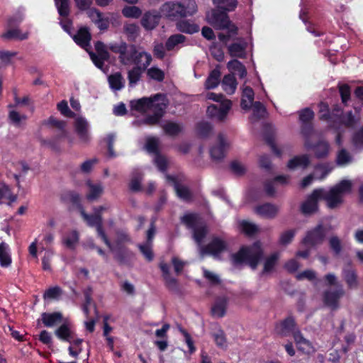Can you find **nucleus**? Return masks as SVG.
I'll list each match as a JSON object with an SVG mask.
<instances>
[{
    "mask_svg": "<svg viewBox=\"0 0 363 363\" xmlns=\"http://www.w3.org/2000/svg\"><path fill=\"white\" fill-rule=\"evenodd\" d=\"M88 188V192L86 195V199L89 201H94L99 199L104 192V186L101 182H93L91 180L86 182Z\"/></svg>",
    "mask_w": 363,
    "mask_h": 363,
    "instance_id": "nucleus-19",
    "label": "nucleus"
},
{
    "mask_svg": "<svg viewBox=\"0 0 363 363\" xmlns=\"http://www.w3.org/2000/svg\"><path fill=\"white\" fill-rule=\"evenodd\" d=\"M325 238V231L321 225H318L313 230L308 231L303 240L306 245H315L320 243Z\"/></svg>",
    "mask_w": 363,
    "mask_h": 363,
    "instance_id": "nucleus-14",
    "label": "nucleus"
},
{
    "mask_svg": "<svg viewBox=\"0 0 363 363\" xmlns=\"http://www.w3.org/2000/svg\"><path fill=\"white\" fill-rule=\"evenodd\" d=\"M79 235L77 230H72L67 233L62 238V243L70 250L75 249L79 242Z\"/></svg>",
    "mask_w": 363,
    "mask_h": 363,
    "instance_id": "nucleus-34",
    "label": "nucleus"
},
{
    "mask_svg": "<svg viewBox=\"0 0 363 363\" xmlns=\"http://www.w3.org/2000/svg\"><path fill=\"white\" fill-rule=\"evenodd\" d=\"M62 199L65 201H69L74 204H77L80 201L79 194L72 191L65 192L62 195Z\"/></svg>",
    "mask_w": 363,
    "mask_h": 363,
    "instance_id": "nucleus-63",
    "label": "nucleus"
},
{
    "mask_svg": "<svg viewBox=\"0 0 363 363\" xmlns=\"http://www.w3.org/2000/svg\"><path fill=\"white\" fill-rule=\"evenodd\" d=\"M122 13L127 18H139L141 14V10L135 6H126L122 10Z\"/></svg>",
    "mask_w": 363,
    "mask_h": 363,
    "instance_id": "nucleus-51",
    "label": "nucleus"
},
{
    "mask_svg": "<svg viewBox=\"0 0 363 363\" xmlns=\"http://www.w3.org/2000/svg\"><path fill=\"white\" fill-rule=\"evenodd\" d=\"M111 89L113 91H119L124 86V79L120 72H116L108 77Z\"/></svg>",
    "mask_w": 363,
    "mask_h": 363,
    "instance_id": "nucleus-36",
    "label": "nucleus"
},
{
    "mask_svg": "<svg viewBox=\"0 0 363 363\" xmlns=\"http://www.w3.org/2000/svg\"><path fill=\"white\" fill-rule=\"evenodd\" d=\"M1 37L4 39H16L23 40L28 38V33H22L18 28L9 29L6 33H3Z\"/></svg>",
    "mask_w": 363,
    "mask_h": 363,
    "instance_id": "nucleus-39",
    "label": "nucleus"
},
{
    "mask_svg": "<svg viewBox=\"0 0 363 363\" xmlns=\"http://www.w3.org/2000/svg\"><path fill=\"white\" fill-rule=\"evenodd\" d=\"M236 80L233 75H225L222 81V86L223 90L228 94H233L236 89Z\"/></svg>",
    "mask_w": 363,
    "mask_h": 363,
    "instance_id": "nucleus-43",
    "label": "nucleus"
},
{
    "mask_svg": "<svg viewBox=\"0 0 363 363\" xmlns=\"http://www.w3.org/2000/svg\"><path fill=\"white\" fill-rule=\"evenodd\" d=\"M138 247L147 261L151 262L153 259L152 243L139 244Z\"/></svg>",
    "mask_w": 363,
    "mask_h": 363,
    "instance_id": "nucleus-50",
    "label": "nucleus"
},
{
    "mask_svg": "<svg viewBox=\"0 0 363 363\" xmlns=\"http://www.w3.org/2000/svg\"><path fill=\"white\" fill-rule=\"evenodd\" d=\"M75 130L82 143H88L90 140L89 133V123L87 121L82 117H79L74 122Z\"/></svg>",
    "mask_w": 363,
    "mask_h": 363,
    "instance_id": "nucleus-17",
    "label": "nucleus"
},
{
    "mask_svg": "<svg viewBox=\"0 0 363 363\" xmlns=\"http://www.w3.org/2000/svg\"><path fill=\"white\" fill-rule=\"evenodd\" d=\"M62 320V315L60 312L43 313L41 321L45 327L52 328L60 323Z\"/></svg>",
    "mask_w": 363,
    "mask_h": 363,
    "instance_id": "nucleus-25",
    "label": "nucleus"
},
{
    "mask_svg": "<svg viewBox=\"0 0 363 363\" xmlns=\"http://www.w3.org/2000/svg\"><path fill=\"white\" fill-rule=\"evenodd\" d=\"M11 252L9 245L2 242L0 243V266L8 267L11 264Z\"/></svg>",
    "mask_w": 363,
    "mask_h": 363,
    "instance_id": "nucleus-29",
    "label": "nucleus"
},
{
    "mask_svg": "<svg viewBox=\"0 0 363 363\" xmlns=\"http://www.w3.org/2000/svg\"><path fill=\"white\" fill-rule=\"evenodd\" d=\"M294 339L298 349L303 352L310 353L314 351L312 343L306 339L299 330L294 333Z\"/></svg>",
    "mask_w": 363,
    "mask_h": 363,
    "instance_id": "nucleus-22",
    "label": "nucleus"
},
{
    "mask_svg": "<svg viewBox=\"0 0 363 363\" xmlns=\"http://www.w3.org/2000/svg\"><path fill=\"white\" fill-rule=\"evenodd\" d=\"M262 256L261 243L256 242L251 246L241 247L237 253L232 255V260L235 264L245 262L255 269Z\"/></svg>",
    "mask_w": 363,
    "mask_h": 363,
    "instance_id": "nucleus-6",
    "label": "nucleus"
},
{
    "mask_svg": "<svg viewBox=\"0 0 363 363\" xmlns=\"http://www.w3.org/2000/svg\"><path fill=\"white\" fill-rule=\"evenodd\" d=\"M95 49L97 54L92 52H89L90 57L96 67L100 69H103L104 62L108 60L109 54L106 50L105 45L102 42H96L95 44Z\"/></svg>",
    "mask_w": 363,
    "mask_h": 363,
    "instance_id": "nucleus-11",
    "label": "nucleus"
},
{
    "mask_svg": "<svg viewBox=\"0 0 363 363\" xmlns=\"http://www.w3.org/2000/svg\"><path fill=\"white\" fill-rule=\"evenodd\" d=\"M228 305V299L225 296L216 298L213 306L211 308V313L213 316L221 318L225 315Z\"/></svg>",
    "mask_w": 363,
    "mask_h": 363,
    "instance_id": "nucleus-24",
    "label": "nucleus"
},
{
    "mask_svg": "<svg viewBox=\"0 0 363 363\" xmlns=\"http://www.w3.org/2000/svg\"><path fill=\"white\" fill-rule=\"evenodd\" d=\"M182 222L191 229L193 238L200 247L201 255L208 254L218 258L221 253L227 250V242L218 238L214 237L206 246L201 243L208 233L207 225L205 222L196 213H187L182 218Z\"/></svg>",
    "mask_w": 363,
    "mask_h": 363,
    "instance_id": "nucleus-1",
    "label": "nucleus"
},
{
    "mask_svg": "<svg viewBox=\"0 0 363 363\" xmlns=\"http://www.w3.org/2000/svg\"><path fill=\"white\" fill-rule=\"evenodd\" d=\"M227 67L229 70L235 72L240 78H244L247 75L245 67L238 60L229 61Z\"/></svg>",
    "mask_w": 363,
    "mask_h": 363,
    "instance_id": "nucleus-38",
    "label": "nucleus"
},
{
    "mask_svg": "<svg viewBox=\"0 0 363 363\" xmlns=\"http://www.w3.org/2000/svg\"><path fill=\"white\" fill-rule=\"evenodd\" d=\"M312 133H313L312 125L309 123H303V125L301 126V134L306 138L304 146L306 149H311V144L309 142L308 138L311 136V135L312 134Z\"/></svg>",
    "mask_w": 363,
    "mask_h": 363,
    "instance_id": "nucleus-59",
    "label": "nucleus"
},
{
    "mask_svg": "<svg viewBox=\"0 0 363 363\" xmlns=\"http://www.w3.org/2000/svg\"><path fill=\"white\" fill-rule=\"evenodd\" d=\"M240 227L241 230L248 235H252L258 230L255 224L246 220H242L240 223Z\"/></svg>",
    "mask_w": 363,
    "mask_h": 363,
    "instance_id": "nucleus-58",
    "label": "nucleus"
},
{
    "mask_svg": "<svg viewBox=\"0 0 363 363\" xmlns=\"http://www.w3.org/2000/svg\"><path fill=\"white\" fill-rule=\"evenodd\" d=\"M81 215L84 220L87 223L89 226L96 228L98 237H99L104 241L106 245L110 250H113L112 244L103 229L102 216L95 213L94 212L93 214L89 215L86 213L84 211H81Z\"/></svg>",
    "mask_w": 363,
    "mask_h": 363,
    "instance_id": "nucleus-7",
    "label": "nucleus"
},
{
    "mask_svg": "<svg viewBox=\"0 0 363 363\" xmlns=\"http://www.w3.org/2000/svg\"><path fill=\"white\" fill-rule=\"evenodd\" d=\"M279 258V253L274 252L267 257L264 262V268L262 274H266L272 272Z\"/></svg>",
    "mask_w": 363,
    "mask_h": 363,
    "instance_id": "nucleus-41",
    "label": "nucleus"
},
{
    "mask_svg": "<svg viewBox=\"0 0 363 363\" xmlns=\"http://www.w3.org/2000/svg\"><path fill=\"white\" fill-rule=\"evenodd\" d=\"M197 133L201 138L208 137L212 132V125L205 121L200 122L197 124Z\"/></svg>",
    "mask_w": 363,
    "mask_h": 363,
    "instance_id": "nucleus-54",
    "label": "nucleus"
},
{
    "mask_svg": "<svg viewBox=\"0 0 363 363\" xmlns=\"http://www.w3.org/2000/svg\"><path fill=\"white\" fill-rule=\"evenodd\" d=\"M196 11L197 6L194 0L169 1L161 7V13L171 20L191 16Z\"/></svg>",
    "mask_w": 363,
    "mask_h": 363,
    "instance_id": "nucleus-5",
    "label": "nucleus"
},
{
    "mask_svg": "<svg viewBox=\"0 0 363 363\" xmlns=\"http://www.w3.org/2000/svg\"><path fill=\"white\" fill-rule=\"evenodd\" d=\"M314 150L315 155L317 158H324L328 155L330 146L328 142L320 140L315 145L311 147Z\"/></svg>",
    "mask_w": 363,
    "mask_h": 363,
    "instance_id": "nucleus-37",
    "label": "nucleus"
},
{
    "mask_svg": "<svg viewBox=\"0 0 363 363\" xmlns=\"http://www.w3.org/2000/svg\"><path fill=\"white\" fill-rule=\"evenodd\" d=\"M279 211V208L269 203L259 205L255 208V212L259 216L266 218H274Z\"/></svg>",
    "mask_w": 363,
    "mask_h": 363,
    "instance_id": "nucleus-20",
    "label": "nucleus"
},
{
    "mask_svg": "<svg viewBox=\"0 0 363 363\" xmlns=\"http://www.w3.org/2000/svg\"><path fill=\"white\" fill-rule=\"evenodd\" d=\"M55 335L61 340L72 342L73 333L69 324L61 325L55 332Z\"/></svg>",
    "mask_w": 363,
    "mask_h": 363,
    "instance_id": "nucleus-33",
    "label": "nucleus"
},
{
    "mask_svg": "<svg viewBox=\"0 0 363 363\" xmlns=\"http://www.w3.org/2000/svg\"><path fill=\"white\" fill-rule=\"evenodd\" d=\"M17 55V52L1 50H0V63L3 66L11 64L13 57Z\"/></svg>",
    "mask_w": 363,
    "mask_h": 363,
    "instance_id": "nucleus-52",
    "label": "nucleus"
},
{
    "mask_svg": "<svg viewBox=\"0 0 363 363\" xmlns=\"http://www.w3.org/2000/svg\"><path fill=\"white\" fill-rule=\"evenodd\" d=\"M343 277L349 288H356L357 286V276L352 269H344Z\"/></svg>",
    "mask_w": 363,
    "mask_h": 363,
    "instance_id": "nucleus-44",
    "label": "nucleus"
},
{
    "mask_svg": "<svg viewBox=\"0 0 363 363\" xmlns=\"http://www.w3.org/2000/svg\"><path fill=\"white\" fill-rule=\"evenodd\" d=\"M151 98L143 97L137 100H132L130 102V108L140 113H145L150 110Z\"/></svg>",
    "mask_w": 363,
    "mask_h": 363,
    "instance_id": "nucleus-26",
    "label": "nucleus"
},
{
    "mask_svg": "<svg viewBox=\"0 0 363 363\" xmlns=\"http://www.w3.org/2000/svg\"><path fill=\"white\" fill-rule=\"evenodd\" d=\"M289 179V177L285 175L277 176L274 181H267L264 184V190L267 195L273 196L275 193L274 182H277L281 184H286Z\"/></svg>",
    "mask_w": 363,
    "mask_h": 363,
    "instance_id": "nucleus-40",
    "label": "nucleus"
},
{
    "mask_svg": "<svg viewBox=\"0 0 363 363\" xmlns=\"http://www.w3.org/2000/svg\"><path fill=\"white\" fill-rule=\"evenodd\" d=\"M310 162V157L308 155H301L291 159L288 162L287 167L290 169H294L298 167L306 169Z\"/></svg>",
    "mask_w": 363,
    "mask_h": 363,
    "instance_id": "nucleus-27",
    "label": "nucleus"
},
{
    "mask_svg": "<svg viewBox=\"0 0 363 363\" xmlns=\"http://www.w3.org/2000/svg\"><path fill=\"white\" fill-rule=\"evenodd\" d=\"M213 336L218 347L220 348H226L227 341L225 333L223 330H218L216 333H213Z\"/></svg>",
    "mask_w": 363,
    "mask_h": 363,
    "instance_id": "nucleus-61",
    "label": "nucleus"
},
{
    "mask_svg": "<svg viewBox=\"0 0 363 363\" xmlns=\"http://www.w3.org/2000/svg\"><path fill=\"white\" fill-rule=\"evenodd\" d=\"M145 64V61L143 62L140 65H135V67L128 72V79L130 86H135L140 81L142 74L149 66Z\"/></svg>",
    "mask_w": 363,
    "mask_h": 363,
    "instance_id": "nucleus-21",
    "label": "nucleus"
},
{
    "mask_svg": "<svg viewBox=\"0 0 363 363\" xmlns=\"http://www.w3.org/2000/svg\"><path fill=\"white\" fill-rule=\"evenodd\" d=\"M254 100V91L252 88L246 86L242 91V97L241 100V107L243 109L248 110L252 107Z\"/></svg>",
    "mask_w": 363,
    "mask_h": 363,
    "instance_id": "nucleus-35",
    "label": "nucleus"
},
{
    "mask_svg": "<svg viewBox=\"0 0 363 363\" xmlns=\"http://www.w3.org/2000/svg\"><path fill=\"white\" fill-rule=\"evenodd\" d=\"M162 127L164 132L170 136L177 135L182 130L181 124L172 121L166 122Z\"/></svg>",
    "mask_w": 363,
    "mask_h": 363,
    "instance_id": "nucleus-42",
    "label": "nucleus"
},
{
    "mask_svg": "<svg viewBox=\"0 0 363 363\" xmlns=\"http://www.w3.org/2000/svg\"><path fill=\"white\" fill-rule=\"evenodd\" d=\"M62 294V289L58 286H52L47 289L44 294L43 298L44 299H57L60 298V296Z\"/></svg>",
    "mask_w": 363,
    "mask_h": 363,
    "instance_id": "nucleus-55",
    "label": "nucleus"
},
{
    "mask_svg": "<svg viewBox=\"0 0 363 363\" xmlns=\"http://www.w3.org/2000/svg\"><path fill=\"white\" fill-rule=\"evenodd\" d=\"M162 118L159 117L155 113L152 115H148L142 120H135L133 122V125L135 126H139L141 125H155L157 124Z\"/></svg>",
    "mask_w": 363,
    "mask_h": 363,
    "instance_id": "nucleus-46",
    "label": "nucleus"
},
{
    "mask_svg": "<svg viewBox=\"0 0 363 363\" xmlns=\"http://www.w3.org/2000/svg\"><path fill=\"white\" fill-rule=\"evenodd\" d=\"M276 330L278 334L284 337L288 336L291 333L294 335V333L298 330H296L294 318L291 316L287 317L276 326Z\"/></svg>",
    "mask_w": 363,
    "mask_h": 363,
    "instance_id": "nucleus-16",
    "label": "nucleus"
},
{
    "mask_svg": "<svg viewBox=\"0 0 363 363\" xmlns=\"http://www.w3.org/2000/svg\"><path fill=\"white\" fill-rule=\"evenodd\" d=\"M231 106L232 103L230 100H225L218 105H210L207 108V115L211 118L223 121L226 118Z\"/></svg>",
    "mask_w": 363,
    "mask_h": 363,
    "instance_id": "nucleus-8",
    "label": "nucleus"
},
{
    "mask_svg": "<svg viewBox=\"0 0 363 363\" xmlns=\"http://www.w3.org/2000/svg\"><path fill=\"white\" fill-rule=\"evenodd\" d=\"M213 3L225 12L233 11L238 4L237 0H213Z\"/></svg>",
    "mask_w": 363,
    "mask_h": 363,
    "instance_id": "nucleus-45",
    "label": "nucleus"
},
{
    "mask_svg": "<svg viewBox=\"0 0 363 363\" xmlns=\"http://www.w3.org/2000/svg\"><path fill=\"white\" fill-rule=\"evenodd\" d=\"M177 29L188 34H194L199 30V26L189 20H179L176 23Z\"/></svg>",
    "mask_w": 363,
    "mask_h": 363,
    "instance_id": "nucleus-28",
    "label": "nucleus"
},
{
    "mask_svg": "<svg viewBox=\"0 0 363 363\" xmlns=\"http://www.w3.org/2000/svg\"><path fill=\"white\" fill-rule=\"evenodd\" d=\"M220 75L218 68L213 69L205 82V88L206 89H213L217 87L220 82Z\"/></svg>",
    "mask_w": 363,
    "mask_h": 363,
    "instance_id": "nucleus-32",
    "label": "nucleus"
},
{
    "mask_svg": "<svg viewBox=\"0 0 363 363\" xmlns=\"http://www.w3.org/2000/svg\"><path fill=\"white\" fill-rule=\"evenodd\" d=\"M116 247H123L125 243L131 242V238L125 230H118L116 232Z\"/></svg>",
    "mask_w": 363,
    "mask_h": 363,
    "instance_id": "nucleus-47",
    "label": "nucleus"
},
{
    "mask_svg": "<svg viewBox=\"0 0 363 363\" xmlns=\"http://www.w3.org/2000/svg\"><path fill=\"white\" fill-rule=\"evenodd\" d=\"M159 21V15L147 12L142 18L141 24L145 29L152 30L157 26Z\"/></svg>",
    "mask_w": 363,
    "mask_h": 363,
    "instance_id": "nucleus-31",
    "label": "nucleus"
},
{
    "mask_svg": "<svg viewBox=\"0 0 363 363\" xmlns=\"http://www.w3.org/2000/svg\"><path fill=\"white\" fill-rule=\"evenodd\" d=\"M167 181L171 182L174 188L177 195L184 201H190L192 198V194L189 188L186 186L179 184L175 177L167 174Z\"/></svg>",
    "mask_w": 363,
    "mask_h": 363,
    "instance_id": "nucleus-18",
    "label": "nucleus"
},
{
    "mask_svg": "<svg viewBox=\"0 0 363 363\" xmlns=\"http://www.w3.org/2000/svg\"><path fill=\"white\" fill-rule=\"evenodd\" d=\"M218 144L213 146L211 150V156L214 160H220L224 158L226 150L229 147L230 143L227 142L223 134L218 136Z\"/></svg>",
    "mask_w": 363,
    "mask_h": 363,
    "instance_id": "nucleus-13",
    "label": "nucleus"
},
{
    "mask_svg": "<svg viewBox=\"0 0 363 363\" xmlns=\"http://www.w3.org/2000/svg\"><path fill=\"white\" fill-rule=\"evenodd\" d=\"M345 294V291L342 287H339L335 290H326L323 293V301L324 304L330 308L332 311H335L339 308V301Z\"/></svg>",
    "mask_w": 363,
    "mask_h": 363,
    "instance_id": "nucleus-9",
    "label": "nucleus"
},
{
    "mask_svg": "<svg viewBox=\"0 0 363 363\" xmlns=\"http://www.w3.org/2000/svg\"><path fill=\"white\" fill-rule=\"evenodd\" d=\"M352 158L350 154L345 149L340 150L336 158L337 165L344 166L351 162Z\"/></svg>",
    "mask_w": 363,
    "mask_h": 363,
    "instance_id": "nucleus-53",
    "label": "nucleus"
},
{
    "mask_svg": "<svg viewBox=\"0 0 363 363\" xmlns=\"http://www.w3.org/2000/svg\"><path fill=\"white\" fill-rule=\"evenodd\" d=\"M55 1L59 14L61 16L67 17L69 13V0H56Z\"/></svg>",
    "mask_w": 363,
    "mask_h": 363,
    "instance_id": "nucleus-56",
    "label": "nucleus"
},
{
    "mask_svg": "<svg viewBox=\"0 0 363 363\" xmlns=\"http://www.w3.org/2000/svg\"><path fill=\"white\" fill-rule=\"evenodd\" d=\"M160 139L156 137H150L147 139L145 148L149 153L157 155L159 153Z\"/></svg>",
    "mask_w": 363,
    "mask_h": 363,
    "instance_id": "nucleus-48",
    "label": "nucleus"
},
{
    "mask_svg": "<svg viewBox=\"0 0 363 363\" xmlns=\"http://www.w3.org/2000/svg\"><path fill=\"white\" fill-rule=\"evenodd\" d=\"M209 23L216 29L226 30V33L221 32L218 35L220 42L227 45L230 39H234L238 34V28L229 20L226 12L219 9L212 11L211 15L208 16Z\"/></svg>",
    "mask_w": 363,
    "mask_h": 363,
    "instance_id": "nucleus-4",
    "label": "nucleus"
},
{
    "mask_svg": "<svg viewBox=\"0 0 363 363\" xmlns=\"http://www.w3.org/2000/svg\"><path fill=\"white\" fill-rule=\"evenodd\" d=\"M151 98L150 110L159 117L162 118L168 105L167 99L163 94H157Z\"/></svg>",
    "mask_w": 363,
    "mask_h": 363,
    "instance_id": "nucleus-15",
    "label": "nucleus"
},
{
    "mask_svg": "<svg viewBox=\"0 0 363 363\" xmlns=\"http://www.w3.org/2000/svg\"><path fill=\"white\" fill-rule=\"evenodd\" d=\"M43 125H50L57 128L61 130L60 137L66 136V131L65 130V123L62 121H59L53 116H50L48 120L43 122Z\"/></svg>",
    "mask_w": 363,
    "mask_h": 363,
    "instance_id": "nucleus-49",
    "label": "nucleus"
},
{
    "mask_svg": "<svg viewBox=\"0 0 363 363\" xmlns=\"http://www.w3.org/2000/svg\"><path fill=\"white\" fill-rule=\"evenodd\" d=\"M74 42L83 48H86L90 45L91 34L87 28H81L73 36Z\"/></svg>",
    "mask_w": 363,
    "mask_h": 363,
    "instance_id": "nucleus-23",
    "label": "nucleus"
},
{
    "mask_svg": "<svg viewBox=\"0 0 363 363\" xmlns=\"http://www.w3.org/2000/svg\"><path fill=\"white\" fill-rule=\"evenodd\" d=\"M109 49L118 55L120 62L123 65H140L145 61V65H150L152 56L150 53L138 49L134 44H127L125 42L111 43Z\"/></svg>",
    "mask_w": 363,
    "mask_h": 363,
    "instance_id": "nucleus-3",
    "label": "nucleus"
},
{
    "mask_svg": "<svg viewBox=\"0 0 363 363\" xmlns=\"http://www.w3.org/2000/svg\"><path fill=\"white\" fill-rule=\"evenodd\" d=\"M252 106L253 110L252 118L258 120L264 116L266 108L261 102L255 101L252 103Z\"/></svg>",
    "mask_w": 363,
    "mask_h": 363,
    "instance_id": "nucleus-57",
    "label": "nucleus"
},
{
    "mask_svg": "<svg viewBox=\"0 0 363 363\" xmlns=\"http://www.w3.org/2000/svg\"><path fill=\"white\" fill-rule=\"evenodd\" d=\"M352 143L356 148H363V128L354 134Z\"/></svg>",
    "mask_w": 363,
    "mask_h": 363,
    "instance_id": "nucleus-64",
    "label": "nucleus"
},
{
    "mask_svg": "<svg viewBox=\"0 0 363 363\" xmlns=\"http://www.w3.org/2000/svg\"><path fill=\"white\" fill-rule=\"evenodd\" d=\"M313 117L314 113L309 108H306L299 111V120L302 123H309Z\"/></svg>",
    "mask_w": 363,
    "mask_h": 363,
    "instance_id": "nucleus-62",
    "label": "nucleus"
},
{
    "mask_svg": "<svg viewBox=\"0 0 363 363\" xmlns=\"http://www.w3.org/2000/svg\"><path fill=\"white\" fill-rule=\"evenodd\" d=\"M147 74L150 78H151L154 80H156L157 82H162V81H163V79L164 78V72L162 69H160L156 67H152L148 69L147 72Z\"/></svg>",
    "mask_w": 363,
    "mask_h": 363,
    "instance_id": "nucleus-60",
    "label": "nucleus"
},
{
    "mask_svg": "<svg viewBox=\"0 0 363 363\" xmlns=\"http://www.w3.org/2000/svg\"><path fill=\"white\" fill-rule=\"evenodd\" d=\"M351 188L352 182L350 181L342 180L328 191L323 189H315L302 203L301 211L303 214L315 212L318 210V201L321 199L326 201L330 208H334L342 202L344 194L350 192Z\"/></svg>",
    "mask_w": 363,
    "mask_h": 363,
    "instance_id": "nucleus-2",
    "label": "nucleus"
},
{
    "mask_svg": "<svg viewBox=\"0 0 363 363\" xmlns=\"http://www.w3.org/2000/svg\"><path fill=\"white\" fill-rule=\"evenodd\" d=\"M186 37L182 34H174L169 37L165 43V48L168 51L179 50L185 42Z\"/></svg>",
    "mask_w": 363,
    "mask_h": 363,
    "instance_id": "nucleus-30",
    "label": "nucleus"
},
{
    "mask_svg": "<svg viewBox=\"0 0 363 363\" xmlns=\"http://www.w3.org/2000/svg\"><path fill=\"white\" fill-rule=\"evenodd\" d=\"M230 40H234V42L228 46L229 55L233 57H245L247 43L245 38H236L235 35L234 39H230Z\"/></svg>",
    "mask_w": 363,
    "mask_h": 363,
    "instance_id": "nucleus-10",
    "label": "nucleus"
},
{
    "mask_svg": "<svg viewBox=\"0 0 363 363\" xmlns=\"http://www.w3.org/2000/svg\"><path fill=\"white\" fill-rule=\"evenodd\" d=\"M111 250L114 252L115 259L121 264L125 265H131L135 259V253L128 247L123 246L118 247H114L112 245Z\"/></svg>",
    "mask_w": 363,
    "mask_h": 363,
    "instance_id": "nucleus-12",
    "label": "nucleus"
}]
</instances>
